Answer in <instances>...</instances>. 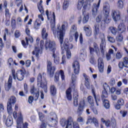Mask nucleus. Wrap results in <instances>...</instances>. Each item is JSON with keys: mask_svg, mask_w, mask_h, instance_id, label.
I'll list each match as a JSON object with an SVG mask.
<instances>
[{"mask_svg": "<svg viewBox=\"0 0 128 128\" xmlns=\"http://www.w3.org/2000/svg\"><path fill=\"white\" fill-rule=\"evenodd\" d=\"M46 14L47 16L48 20H50L51 28L53 32V34L55 36H57L59 40L62 50H66L67 58L70 59L72 56V53L70 49L74 48V45L68 42H64V38L66 34V30L68 28V23H64L61 27L60 25L57 26V28L56 30V15L53 12L52 14V12H48V10L46 12Z\"/></svg>", "mask_w": 128, "mask_h": 128, "instance_id": "1", "label": "nucleus"}, {"mask_svg": "<svg viewBox=\"0 0 128 128\" xmlns=\"http://www.w3.org/2000/svg\"><path fill=\"white\" fill-rule=\"evenodd\" d=\"M90 4H88V0H78V10H80L82 8V14L84 16L82 18V23L86 24L88 22L90 14L86 12V10H90Z\"/></svg>", "mask_w": 128, "mask_h": 128, "instance_id": "2", "label": "nucleus"}, {"mask_svg": "<svg viewBox=\"0 0 128 128\" xmlns=\"http://www.w3.org/2000/svg\"><path fill=\"white\" fill-rule=\"evenodd\" d=\"M12 76L14 80H22L24 78V74H26V70L22 69L18 70L16 72V70H12Z\"/></svg>", "mask_w": 128, "mask_h": 128, "instance_id": "3", "label": "nucleus"}, {"mask_svg": "<svg viewBox=\"0 0 128 128\" xmlns=\"http://www.w3.org/2000/svg\"><path fill=\"white\" fill-rule=\"evenodd\" d=\"M110 4L108 2L104 4L103 6V13L104 16H106V18L104 20V22L106 24H110V20L108 18V14H110Z\"/></svg>", "mask_w": 128, "mask_h": 128, "instance_id": "4", "label": "nucleus"}, {"mask_svg": "<svg viewBox=\"0 0 128 128\" xmlns=\"http://www.w3.org/2000/svg\"><path fill=\"white\" fill-rule=\"evenodd\" d=\"M16 102V98L14 96H11L8 100L7 102V110L9 114L12 112V106H14V104Z\"/></svg>", "mask_w": 128, "mask_h": 128, "instance_id": "5", "label": "nucleus"}, {"mask_svg": "<svg viewBox=\"0 0 128 128\" xmlns=\"http://www.w3.org/2000/svg\"><path fill=\"white\" fill-rule=\"evenodd\" d=\"M48 84L46 78H44V74H40L38 77V86L40 88H44Z\"/></svg>", "mask_w": 128, "mask_h": 128, "instance_id": "6", "label": "nucleus"}, {"mask_svg": "<svg viewBox=\"0 0 128 128\" xmlns=\"http://www.w3.org/2000/svg\"><path fill=\"white\" fill-rule=\"evenodd\" d=\"M45 46L46 50H48V48H50L51 52H52V54L54 52V50H56V42L54 41H50V40H46Z\"/></svg>", "mask_w": 128, "mask_h": 128, "instance_id": "7", "label": "nucleus"}, {"mask_svg": "<svg viewBox=\"0 0 128 128\" xmlns=\"http://www.w3.org/2000/svg\"><path fill=\"white\" fill-rule=\"evenodd\" d=\"M47 68L48 72L50 78L54 76V70H56V67L52 66V62L50 61L47 62Z\"/></svg>", "mask_w": 128, "mask_h": 128, "instance_id": "8", "label": "nucleus"}, {"mask_svg": "<svg viewBox=\"0 0 128 128\" xmlns=\"http://www.w3.org/2000/svg\"><path fill=\"white\" fill-rule=\"evenodd\" d=\"M38 8L41 14L38 16V18L41 19L42 22H44V17H42V14H44V6H42V0H40V2L38 4Z\"/></svg>", "mask_w": 128, "mask_h": 128, "instance_id": "9", "label": "nucleus"}, {"mask_svg": "<svg viewBox=\"0 0 128 128\" xmlns=\"http://www.w3.org/2000/svg\"><path fill=\"white\" fill-rule=\"evenodd\" d=\"M90 52V54H92L94 52H96V54L98 55V52H100V48H98V45L96 42H94L92 44V46L89 47Z\"/></svg>", "mask_w": 128, "mask_h": 128, "instance_id": "10", "label": "nucleus"}, {"mask_svg": "<svg viewBox=\"0 0 128 128\" xmlns=\"http://www.w3.org/2000/svg\"><path fill=\"white\" fill-rule=\"evenodd\" d=\"M58 52L54 49L53 53H52V58H54V62L55 64H60V59L58 56Z\"/></svg>", "mask_w": 128, "mask_h": 128, "instance_id": "11", "label": "nucleus"}, {"mask_svg": "<svg viewBox=\"0 0 128 128\" xmlns=\"http://www.w3.org/2000/svg\"><path fill=\"white\" fill-rule=\"evenodd\" d=\"M60 74L61 76L62 80H64V72L62 70H60L56 72L54 76V80L56 82H58L60 80Z\"/></svg>", "mask_w": 128, "mask_h": 128, "instance_id": "12", "label": "nucleus"}, {"mask_svg": "<svg viewBox=\"0 0 128 128\" xmlns=\"http://www.w3.org/2000/svg\"><path fill=\"white\" fill-rule=\"evenodd\" d=\"M112 16L114 22H118L120 19V12L118 10H112Z\"/></svg>", "mask_w": 128, "mask_h": 128, "instance_id": "13", "label": "nucleus"}, {"mask_svg": "<svg viewBox=\"0 0 128 128\" xmlns=\"http://www.w3.org/2000/svg\"><path fill=\"white\" fill-rule=\"evenodd\" d=\"M100 38H101V44H100V48L102 49V52H104V50L106 48V38H104V34L102 33L100 34Z\"/></svg>", "mask_w": 128, "mask_h": 128, "instance_id": "14", "label": "nucleus"}, {"mask_svg": "<svg viewBox=\"0 0 128 128\" xmlns=\"http://www.w3.org/2000/svg\"><path fill=\"white\" fill-rule=\"evenodd\" d=\"M70 34L74 36L75 40L76 42H78V32H76V25L72 26L70 30Z\"/></svg>", "mask_w": 128, "mask_h": 128, "instance_id": "15", "label": "nucleus"}, {"mask_svg": "<svg viewBox=\"0 0 128 128\" xmlns=\"http://www.w3.org/2000/svg\"><path fill=\"white\" fill-rule=\"evenodd\" d=\"M69 122H72V124H74V122H74V120L72 117H69L68 120L66 119L62 118L60 121L61 126H66H66H68Z\"/></svg>", "mask_w": 128, "mask_h": 128, "instance_id": "16", "label": "nucleus"}, {"mask_svg": "<svg viewBox=\"0 0 128 128\" xmlns=\"http://www.w3.org/2000/svg\"><path fill=\"white\" fill-rule=\"evenodd\" d=\"M94 122V126H98V121L96 118H92V116H88V120L86 122V124H92Z\"/></svg>", "mask_w": 128, "mask_h": 128, "instance_id": "17", "label": "nucleus"}, {"mask_svg": "<svg viewBox=\"0 0 128 128\" xmlns=\"http://www.w3.org/2000/svg\"><path fill=\"white\" fill-rule=\"evenodd\" d=\"M100 0H98V4H94L92 6V14L96 16V14H98V8H100Z\"/></svg>", "mask_w": 128, "mask_h": 128, "instance_id": "18", "label": "nucleus"}, {"mask_svg": "<svg viewBox=\"0 0 128 128\" xmlns=\"http://www.w3.org/2000/svg\"><path fill=\"white\" fill-rule=\"evenodd\" d=\"M84 104H86V102L84 100L80 102L79 106L78 109V114L79 116H80L82 114V112H84Z\"/></svg>", "mask_w": 128, "mask_h": 128, "instance_id": "19", "label": "nucleus"}, {"mask_svg": "<svg viewBox=\"0 0 128 128\" xmlns=\"http://www.w3.org/2000/svg\"><path fill=\"white\" fill-rule=\"evenodd\" d=\"M74 106H78V93L77 92H74Z\"/></svg>", "mask_w": 128, "mask_h": 128, "instance_id": "20", "label": "nucleus"}, {"mask_svg": "<svg viewBox=\"0 0 128 128\" xmlns=\"http://www.w3.org/2000/svg\"><path fill=\"white\" fill-rule=\"evenodd\" d=\"M12 76H10L8 80V84H5V90L7 92H8L10 90V88H12Z\"/></svg>", "mask_w": 128, "mask_h": 128, "instance_id": "21", "label": "nucleus"}, {"mask_svg": "<svg viewBox=\"0 0 128 128\" xmlns=\"http://www.w3.org/2000/svg\"><path fill=\"white\" fill-rule=\"evenodd\" d=\"M98 68L100 72H104V60L102 58L98 59Z\"/></svg>", "mask_w": 128, "mask_h": 128, "instance_id": "22", "label": "nucleus"}, {"mask_svg": "<svg viewBox=\"0 0 128 128\" xmlns=\"http://www.w3.org/2000/svg\"><path fill=\"white\" fill-rule=\"evenodd\" d=\"M72 66L75 74H78L80 72V63L78 61H74Z\"/></svg>", "mask_w": 128, "mask_h": 128, "instance_id": "23", "label": "nucleus"}, {"mask_svg": "<svg viewBox=\"0 0 128 128\" xmlns=\"http://www.w3.org/2000/svg\"><path fill=\"white\" fill-rule=\"evenodd\" d=\"M92 94L96 100V106H100V96L96 95V92L94 89L92 90Z\"/></svg>", "mask_w": 128, "mask_h": 128, "instance_id": "24", "label": "nucleus"}, {"mask_svg": "<svg viewBox=\"0 0 128 128\" xmlns=\"http://www.w3.org/2000/svg\"><path fill=\"white\" fill-rule=\"evenodd\" d=\"M42 49L38 48V47H35V48L34 50L32 51V54H34L36 56V58H38V56L40 54H42Z\"/></svg>", "mask_w": 128, "mask_h": 128, "instance_id": "25", "label": "nucleus"}, {"mask_svg": "<svg viewBox=\"0 0 128 128\" xmlns=\"http://www.w3.org/2000/svg\"><path fill=\"white\" fill-rule=\"evenodd\" d=\"M52 116L51 118L50 124L52 126H56V124H58V121H56V114H54Z\"/></svg>", "mask_w": 128, "mask_h": 128, "instance_id": "26", "label": "nucleus"}, {"mask_svg": "<svg viewBox=\"0 0 128 128\" xmlns=\"http://www.w3.org/2000/svg\"><path fill=\"white\" fill-rule=\"evenodd\" d=\"M118 30L120 34H124L126 32V26L124 24H120L118 25Z\"/></svg>", "mask_w": 128, "mask_h": 128, "instance_id": "27", "label": "nucleus"}, {"mask_svg": "<svg viewBox=\"0 0 128 128\" xmlns=\"http://www.w3.org/2000/svg\"><path fill=\"white\" fill-rule=\"evenodd\" d=\"M66 98L68 100H72V88L70 87L66 90Z\"/></svg>", "mask_w": 128, "mask_h": 128, "instance_id": "28", "label": "nucleus"}, {"mask_svg": "<svg viewBox=\"0 0 128 128\" xmlns=\"http://www.w3.org/2000/svg\"><path fill=\"white\" fill-rule=\"evenodd\" d=\"M40 18H38V19L36 20V22L34 24V28L35 30H38L40 28V24H42V21H40Z\"/></svg>", "mask_w": 128, "mask_h": 128, "instance_id": "29", "label": "nucleus"}, {"mask_svg": "<svg viewBox=\"0 0 128 128\" xmlns=\"http://www.w3.org/2000/svg\"><path fill=\"white\" fill-rule=\"evenodd\" d=\"M94 36H98L100 34V24L96 23L94 26Z\"/></svg>", "mask_w": 128, "mask_h": 128, "instance_id": "30", "label": "nucleus"}, {"mask_svg": "<svg viewBox=\"0 0 128 128\" xmlns=\"http://www.w3.org/2000/svg\"><path fill=\"white\" fill-rule=\"evenodd\" d=\"M41 34L43 40H46V38H48V34L46 29V28H42Z\"/></svg>", "mask_w": 128, "mask_h": 128, "instance_id": "31", "label": "nucleus"}, {"mask_svg": "<svg viewBox=\"0 0 128 128\" xmlns=\"http://www.w3.org/2000/svg\"><path fill=\"white\" fill-rule=\"evenodd\" d=\"M5 122L6 126L8 128L12 126V118L10 117V116H8L7 120H6Z\"/></svg>", "mask_w": 128, "mask_h": 128, "instance_id": "32", "label": "nucleus"}, {"mask_svg": "<svg viewBox=\"0 0 128 128\" xmlns=\"http://www.w3.org/2000/svg\"><path fill=\"white\" fill-rule=\"evenodd\" d=\"M84 30L87 36H92V29L90 28L85 26H84Z\"/></svg>", "mask_w": 128, "mask_h": 128, "instance_id": "33", "label": "nucleus"}, {"mask_svg": "<svg viewBox=\"0 0 128 128\" xmlns=\"http://www.w3.org/2000/svg\"><path fill=\"white\" fill-rule=\"evenodd\" d=\"M50 94L54 96L56 94V88L54 85H51L50 87Z\"/></svg>", "mask_w": 128, "mask_h": 128, "instance_id": "34", "label": "nucleus"}, {"mask_svg": "<svg viewBox=\"0 0 128 128\" xmlns=\"http://www.w3.org/2000/svg\"><path fill=\"white\" fill-rule=\"evenodd\" d=\"M103 102V105L104 106V107L105 108L108 109L110 108V102L108 101V100L105 99L104 100H102Z\"/></svg>", "mask_w": 128, "mask_h": 128, "instance_id": "35", "label": "nucleus"}, {"mask_svg": "<svg viewBox=\"0 0 128 128\" xmlns=\"http://www.w3.org/2000/svg\"><path fill=\"white\" fill-rule=\"evenodd\" d=\"M72 84H70V86L72 88H74L76 87V85H75L76 82H74L76 80V75H74V74H72Z\"/></svg>", "mask_w": 128, "mask_h": 128, "instance_id": "36", "label": "nucleus"}, {"mask_svg": "<svg viewBox=\"0 0 128 128\" xmlns=\"http://www.w3.org/2000/svg\"><path fill=\"white\" fill-rule=\"evenodd\" d=\"M110 125L112 128H116V120L114 118H112L110 121Z\"/></svg>", "mask_w": 128, "mask_h": 128, "instance_id": "37", "label": "nucleus"}, {"mask_svg": "<svg viewBox=\"0 0 128 128\" xmlns=\"http://www.w3.org/2000/svg\"><path fill=\"white\" fill-rule=\"evenodd\" d=\"M80 54V60H84L86 56V52L84 51V50H81Z\"/></svg>", "mask_w": 128, "mask_h": 128, "instance_id": "38", "label": "nucleus"}, {"mask_svg": "<svg viewBox=\"0 0 128 128\" xmlns=\"http://www.w3.org/2000/svg\"><path fill=\"white\" fill-rule=\"evenodd\" d=\"M108 92H106V87H104V90L102 92V100H106V98H108Z\"/></svg>", "mask_w": 128, "mask_h": 128, "instance_id": "39", "label": "nucleus"}, {"mask_svg": "<svg viewBox=\"0 0 128 128\" xmlns=\"http://www.w3.org/2000/svg\"><path fill=\"white\" fill-rule=\"evenodd\" d=\"M30 93L32 94H40V90H38V88H36L34 86H32L30 90Z\"/></svg>", "mask_w": 128, "mask_h": 128, "instance_id": "40", "label": "nucleus"}, {"mask_svg": "<svg viewBox=\"0 0 128 128\" xmlns=\"http://www.w3.org/2000/svg\"><path fill=\"white\" fill-rule=\"evenodd\" d=\"M110 32L112 34H114V36L116 35V32H118V30H116V28L114 27L111 26L109 28Z\"/></svg>", "mask_w": 128, "mask_h": 128, "instance_id": "41", "label": "nucleus"}, {"mask_svg": "<svg viewBox=\"0 0 128 128\" xmlns=\"http://www.w3.org/2000/svg\"><path fill=\"white\" fill-rule=\"evenodd\" d=\"M124 40V36L122 34H119L116 37V40L117 42H122V40Z\"/></svg>", "mask_w": 128, "mask_h": 128, "instance_id": "42", "label": "nucleus"}, {"mask_svg": "<svg viewBox=\"0 0 128 128\" xmlns=\"http://www.w3.org/2000/svg\"><path fill=\"white\" fill-rule=\"evenodd\" d=\"M88 102L92 106H94V98H92V96H89L88 98Z\"/></svg>", "mask_w": 128, "mask_h": 128, "instance_id": "43", "label": "nucleus"}, {"mask_svg": "<svg viewBox=\"0 0 128 128\" xmlns=\"http://www.w3.org/2000/svg\"><path fill=\"white\" fill-rule=\"evenodd\" d=\"M117 6L118 8H124V2L122 0H118Z\"/></svg>", "mask_w": 128, "mask_h": 128, "instance_id": "44", "label": "nucleus"}, {"mask_svg": "<svg viewBox=\"0 0 128 128\" xmlns=\"http://www.w3.org/2000/svg\"><path fill=\"white\" fill-rule=\"evenodd\" d=\"M123 64H124L125 68H128V58L127 57H124L123 58Z\"/></svg>", "mask_w": 128, "mask_h": 128, "instance_id": "45", "label": "nucleus"}, {"mask_svg": "<svg viewBox=\"0 0 128 128\" xmlns=\"http://www.w3.org/2000/svg\"><path fill=\"white\" fill-rule=\"evenodd\" d=\"M68 8V0H64L63 4V9L66 10Z\"/></svg>", "mask_w": 128, "mask_h": 128, "instance_id": "46", "label": "nucleus"}, {"mask_svg": "<svg viewBox=\"0 0 128 128\" xmlns=\"http://www.w3.org/2000/svg\"><path fill=\"white\" fill-rule=\"evenodd\" d=\"M107 38L108 40V42H116V40L114 39V38L112 36H107Z\"/></svg>", "mask_w": 128, "mask_h": 128, "instance_id": "47", "label": "nucleus"}, {"mask_svg": "<svg viewBox=\"0 0 128 128\" xmlns=\"http://www.w3.org/2000/svg\"><path fill=\"white\" fill-rule=\"evenodd\" d=\"M117 104L120 106H124V100L122 98L118 99Z\"/></svg>", "mask_w": 128, "mask_h": 128, "instance_id": "48", "label": "nucleus"}, {"mask_svg": "<svg viewBox=\"0 0 128 128\" xmlns=\"http://www.w3.org/2000/svg\"><path fill=\"white\" fill-rule=\"evenodd\" d=\"M120 114H121L122 118H125L126 116V114H128V111L126 110H122L120 112Z\"/></svg>", "mask_w": 128, "mask_h": 128, "instance_id": "49", "label": "nucleus"}, {"mask_svg": "<svg viewBox=\"0 0 128 128\" xmlns=\"http://www.w3.org/2000/svg\"><path fill=\"white\" fill-rule=\"evenodd\" d=\"M38 116L40 120H41V122H44V116L43 115L42 113L39 112Z\"/></svg>", "mask_w": 128, "mask_h": 128, "instance_id": "50", "label": "nucleus"}, {"mask_svg": "<svg viewBox=\"0 0 128 128\" xmlns=\"http://www.w3.org/2000/svg\"><path fill=\"white\" fill-rule=\"evenodd\" d=\"M33 98L34 100H38V96H40V93H37L35 94H33Z\"/></svg>", "mask_w": 128, "mask_h": 128, "instance_id": "51", "label": "nucleus"}, {"mask_svg": "<svg viewBox=\"0 0 128 128\" xmlns=\"http://www.w3.org/2000/svg\"><path fill=\"white\" fill-rule=\"evenodd\" d=\"M121 58H122V55L120 52H118L116 54V58H117V60H120Z\"/></svg>", "mask_w": 128, "mask_h": 128, "instance_id": "52", "label": "nucleus"}, {"mask_svg": "<svg viewBox=\"0 0 128 128\" xmlns=\"http://www.w3.org/2000/svg\"><path fill=\"white\" fill-rule=\"evenodd\" d=\"M25 31L27 36H30V28H28V26H26Z\"/></svg>", "mask_w": 128, "mask_h": 128, "instance_id": "53", "label": "nucleus"}, {"mask_svg": "<svg viewBox=\"0 0 128 128\" xmlns=\"http://www.w3.org/2000/svg\"><path fill=\"white\" fill-rule=\"evenodd\" d=\"M34 100V97L32 96H30L28 98V102L30 104H32Z\"/></svg>", "mask_w": 128, "mask_h": 128, "instance_id": "54", "label": "nucleus"}, {"mask_svg": "<svg viewBox=\"0 0 128 128\" xmlns=\"http://www.w3.org/2000/svg\"><path fill=\"white\" fill-rule=\"evenodd\" d=\"M16 38H19L20 36V32L19 30H16L14 33Z\"/></svg>", "mask_w": 128, "mask_h": 128, "instance_id": "55", "label": "nucleus"}, {"mask_svg": "<svg viewBox=\"0 0 128 128\" xmlns=\"http://www.w3.org/2000/svg\"><path fill=\"white\" fill-rule=\"evenodd\" d=\"M110 86H114L116 84V80L114 78H112L110 80Z\"/></svg>", "mask_w": 128, "mask_h": 128, "instance_id": "56", "label": "nucleus"}, {"mask_svg": "<svg viewBox=\"0 0 128 128\" xmlns=\"http://www.w3.org/2000/svg\"><path fill=\"white\" fill-rule=\"evenodd\" d=\"M2 48H4V42H2V39L0 38V50H2Z\"/></svg>", "mask_w": 128, "mask_h": 128, "instance_id": "57", "label": "nucleus"}, {"mask_svg": "<svg viewBox=\"0 0 128 128\" xmlns=\"http://www.w3.org/2000/svg\"><path fill=\"white\" fill-rule=\"evenodd\" d=\"M96 22H102V16L100 15L96 18Z\"/></svg>", "mask_w": 128, "mask_h": 128, "instance_id": "58", "label": "nucleus"}, {"mask_svg": "<svg viewBox=\"0 0 128 128\" xmlns=\"http://www.w3.org/2000/svg\"><path fill=\"white\" fill-rule=\"evenodd\" d=\"M118 66L120 68L122 69L124 68V62H120L118 64Z\"/></svg>", "mask_w": 128, "mask_h": 128, "instance_id": "59", "label": "nucleus"}, {"mask_svg": "<svg viewBox=\"0 0 128 128\" xmlns=\"http://www.w3.org/2000/svg\"><path fill=\"white\" fill-rule=\"evenodd\" d=\"M111 98L112 100H118V96H116V95L112 94L111 96Z\"/></svg>", "mask_w": 128, "mask_h": 128, "instance_id": "60", "label": "nucleus"}, {"mask_svg": "<svg viewBox=\"0 0 128 128\" xmlns=\"http://www.w3.org/2000/svg\"><path fill=\"white\" fill-rule=\"evenodd\" d=\"M62 62H60V64H66V55H63L62 56Z\"/></svg>", "mask_w": 128, "mask_h": 128, "instance_id": "61", "label": "nucleus"}, {"mask_svg": "<svg viewBox=\"0 0 128 128\" xmlns=\"http://www.w3.org/2000/svg\"><path fill=\"white\" fill-rule=\"evenodd\" d=\"M5 15L6 16H10V10L6 8L5 10Z\"/></svg>", "mask_w": 128, "mask_h": 128, "instance_id": "62", "label": "nucleus"}, {"mask_svg": "<svg viewBox=\"0 0 128 128\" xmlns=\"http://www.w3.org/2000/svg\"><path fill=\"white\" fill-rule=\"evenodd\" d=\"M30 66V60H27L26 62V68H29V66Z\"/></svg>", "mask_w": 128, "mask_h": 128, "instance_id": "63", "label": "nucleus"}, {"mask_svg": "<svg viewBox=\"0 0 128 128\" xmlns=\"http://www.w3.org/2000/svg\"><path fill=\"white\" fill-rule=\"evenodd\" d=\"M77 121L78 122H84V118L82 116L78 117L77 119Z\"/></svg>", "mask_w": 128, "mask_h": 128, "instance_id": "64", "label": "nucleus"}]
</instances>
